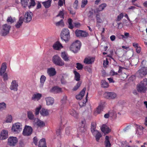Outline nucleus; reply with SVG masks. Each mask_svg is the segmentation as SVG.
<instances>
[{"label": "nucleus", "mask_w": 147, "mask_h": 147, "mask_svg": "<svg viewBox=\"0 0 147 147\" xmlns=\"http://www.w3.org/2000/svg\"><path fill=\"white\" fill-rule=\"evenodd\" d=\"M61 38L62 40L66 42L70 38V33L68 29L65 28L63 29L61 33Z\"/></svg>", "instance_id": "nucleus-1"}, {"label": "nucleus", "mask_w": 147, "mask_h": 147, "mask_svg": "<svg viewBox=\"0 0 147 147\" xmlns=\"http://www.w3.org/2000/svg\"><path fill=\"white\" fill-rule=\"evenodd\" d=\"M81 45V42L78 40L74 42L70 47V50L74 53H76L80 50Z\"/></svg>", "instance_id": "nucleus-2"}, {"label": "nucleus", "mask_w": 147, "mask_h": 147, "mask_svg": "<svg viewBox=\"0 0 147 147\" xmlns=\"http://www.w3.org/2000/svg\"><path fill=\"white\" fill-rule=\"evenodd\" d=\"M52 61L56 65L62 66L64 64V62L57 55H54L53 57Z\"/></svg>", "instance_id": "nucleus-3"}, {"label": "nucleus", "mask_w": 147, "mask_h": 147, "mask_svg": "<svg viewBox=\"0 0 147 147\" xmlns=\"http://www.w3.org/2000/svg\"><path fill=\"white\" fill-rule=\"evenodd\" d=\"M22 125L19 123H16L13 125L11 127L12 131L15 133H19L22 130Z\"/></svg>", "instance_id": "nucleus-4"}, {"label": "nucleus", "mask_w": 147, "mask_h": 147, "mask_svg": "<svg viewBox=\"0 0 147 147\" xmlns=\"http://www.w3.org/2000/svg\"><path fill=\"white\" fill-rule=\"evenodd\" d=\"M11 26L5 24L3 25L2 26V29L1 31V34L3 36H5L9 32Z\"/></svg>", "instance_id": "nucleus-5"}, {"label": "nucleus", "mask_w": 147, "mask_h": 147, "mask_svg": "<svg viewBox=\"0 0 147 147\" xmlns=\"http://www.w3.org/2000/svg\"><path fill=\"white\" fill-rule=\"evenodd\" d=\"M33 16L32 13L31 12H27L25 13L24 18V21L25 22H30L32 19Z\"/></svg>", "instance_id": "nucleus-6"}, {"label": "nucleus", "mask_w": 147, "mask_h": 147, "mask_svg": "<svg viewBox=\"0 0 147 147\" xmlns=\"http://www.w3.org/2000/svg\"><path fill=\"white\" fill-rule=\"evenodd\" d=\"M32 129L30 126L26 125L23 132V134L24 136H29L30 135L32 132Z\"/></svg>", "instance_id": "nucleus-7"}, {"label": "nucleus", "mask_w": 147, "mask_h": 147, "mask_svg": "<svg viewBox=\"0 0 147 147\" xmlns=\"http://www.w3.org/2000/svg\"><path fill=\"white\" fill-rule=\"evenodd\" d=\"M18 142L16 137H10L8 139V144L11 146H14Z\"/></svg>", "instance_id": "nucleus-8"}, {"label": "nucleus", "mask_w": 147, "mask_h": 147, "mask_svg": "<svg viewBox=\"0 0 147 147\" xmlns=\"http://www.w3.org/2000/svg\"><path fill=\"white\" fill-rule=\"evenodd\" d=\"M146 86L143 82H141L137 86V90L138 92H144L146 90Z\"/></svg>", "instance_id": "nucleus-9"}, {"label": "nucleus", "mask_w": 147, "mask_h": 147, "mask_svg": "<svg viewBox=\"0 0 147 147\" xmlns=\"http://www.w3.org/2000/svg\"><path fill=\"white\" fill-rule=\"evenodd\" d=\"M18 83L17 81L15 80H13L11 83L10 88L11 90L17 91L18 90Z\"/></svg>", "instance_id": "nucleus-10"}, {"label": "nucleus", "mask_w": 147, "mask_h": 147, "mask_svg": "<svg viewBox=\"0 0 147 147\" xmlns=\"http://www.w3.org/2000/svg\"><path fill=\"white\" fill-rule=\"evenodd\" d=\"M105 97L109 99H113L117 96L116 94L112 92H107L105 93Z\"/></svg>", "instance_id": "nucleus-11"}, {"label": "nucleus", "mask_w": 147, "mask_h": 147, "mask_svg": "<svg viewBox=\"0 0 147 147\" xmlns=\"http://www.w3.org/2000/svg\"><path fill=\"white\" fill-rule=\"evenodd\" d=\"M8 137V132L6 130L4 129L1 131L0 134V139L5 140Z\"/></svg>", "instance_id": "nucleus-12"}, {"label": "nucleus", "mask_w": 147, "mask_h": 147, "mask_svg": "<svg viewBox=\"0 0 147 147\" xmlns=\"http://www.w3.org/2000/svg\"><path fill=\"white\" fill-rule=\"evenodd\" d=\"M138 73L141 77L146 75L147 74V67H144L141 68L138 71Z\"/></svg>", "instance_id": "nucleus-13"}, {"label": "nucleus", "mask_w": 147, "mask_h": 147, "mask_svg": "<svg viewBox=\"0 0 147 147\" xmlns=\"http://www.w3.org/2000/svg\"><path fill=\"white\" fill-rule=\"evenodd\" d=\"M105 106L104 103L103 102L100 103L98 107L97 108L95 112V113L96 114H99L102 111H103Z\"/></svg>", "instance_id": "nucleus-14"}, {"label": "nucleus", "mask_w": 147, "mask_h": 147, "mask_svg": "<svg viewBox=\"0 0 147 147\" xmlns=\"http://www.w3.org/2000/svg\"><path fill=\"white\" fill-rule=\"evenodd\" d=\"M101 130L105 134H107L111 131V129L105 124H104L102 125Z\"/></svg>", "instance_id": "nucleus-15"}, {"label": "nucleus", "mask_w": 147, "mask_h": 147, "mask_svg": "<svg viewBox=\"0 0 147 147\" xmlns=\"http://www.w3.org/2000/svg\"><path fill=\"white\" fill-rule=\"evenodd\" d=\"M47 73L50 76H53L56 75V72L54 68L51 67L48 69Z\"/></svg>", "instance_id": "nucleus-16"}, {"label": "nucleus", "mask_w": 147, "mask_h": 147, "mask_svg": "<svg viewBox=\"0 0 147 147\" xmlns=\"http://www.w3.org/2000/svg\"><path fill=\"white\" fill-rule=\"evenodd\" d=\"M94 61V58L92 57H86L84 61V62L86 64H91Z\"/></svg>", "instance_id": "nucleus-17"}, {"label": "nucleus", "mask_w": 147, "mask_h": 147, "mask_svg": "<svg viewBox=\"0 0 147 147\" xmlns=\"http://www.w3.org/2000/svg\"><path fill=\"white\" fill-rule=\"evenodd\" d=\"M45 99L47 105H52L54 103V99L52 97H49L46 98Z\"/></svg>", "instance_id": "nucleus-18"}, {"label": "nucleus", "mask_w": 147, "mask_h": 147, "mask_svg": "<svg viewBox=\"0 0 147 147\" xmlns=\"http://www.w3.org/2000/svg\"><path fill=\"white\" fill-rule=\"evenodd\" d=\"M86 89V88H84L80 94L76 96V98L77 99L81 100L82 98L84 95Z\"/></svg>", "instance_id": "nucleus-19"}, {"label": "nucleus", "mask_w": 147, "mask_h": 147, "mask_svg": "<svg viewBox=\"0 0 147 147\" xmlns=\"http://www.w3.org/2000/svg\"><path fill=\"white\" fill-rule=\"evenodd\" d=\"M7 68L6 63H3L0 68V74L1 76H2L3 74L5 73Z\"/></svg>", "instance_id": "nucleus-20"}, {"label": "nucleus", "mask_w": 147, "mask_h": 147, "mask_svg": "<svg viewBox=\"0 0 147 147\" xmlns=\"http://www.w3.org/2000/svg\"><path fill=\"white\" fill-rule=\"evenodd\" d=\"M62 45L59 42L57 41L53 45V47L55 50H58L63 48Z\"/></svg>", "instance_id": "nucleus-21"}, {"label": "nucleus", "mask_w": 147, "mask_h": 147, "mask_svg": "<svg viewBox=\"0 0 147 147\" xmlns=\"http://www.w3.org/2000/svg\"><path fill=\"white\" fill-rule=\"evenodd\" d=\"M42 96L41 94L37 93L33 95L32 99L34 100L38 101L40 100Z\"/></svg>", "instance_id": "nucleus-22"}, {"label": "nucleus", "mask_w": 147, "mask_h": 147, "mask_svg": "<svg viewBox=\"0 0 147 147\" xmlns=\"http://www.w3.org/2000/svg\"><path fill=\"white\" fill-rule=\"evenodd\" d=\"M100 15L99 14H96V26L99 28L100 26L99 24H100L102 22V20L100 18Z\"/></svg>", "instance_id": "nucleus-23"}, {"label": "nucleus", "mask_w": 147, "mask_h": 147, "mask_svg": "<svg viewBox=\"0 0 147 147\" xmlns=\"http://www.w3.org/2000/svg\"><path fill=\"white\" fill-rule=\"evenodd\" d=\"M23 23V18L20 17L16 24L15 25L16 27L17 28H19L22 26Z\"/></svg>", "instance_id": "nucleus-24"}, {"label": "nucleus", "mask_w": 147, "mask_h": 147, "mask_svg": "<svg viewBox=\"0 0 147 147\" xmlns=\"http://www.w3.org/2000/svg\"><path fill=\"white\" fill-rule=\"evenodd\" d=\"M35 119L36 121V124L38 127H41L45 126V124L43 121L39 120L38 118Z\"/></svg>", "instance_id": "nucleus-25"}, {"label": "nucleus", "mask_w": 147, "mask_h": 147, "mask_svg": "<svg viewBox=\"0 0 147 147\" xmlns=\"http://www.w3.org/2000/svg\"><path fill=\"white\" fill-rule=\"evenodd\" d=\"M38 146V147H47L45 138H42L40 140Z\"/></svg>", "instance_id": "nucleus-26"}, {"label": "nucleus", "mask_w": 147, "mask_h": 147, "mask_svg": "<svg viewBox=\"0 0 147 147\" xmlns=\"http://www.w3.org/2000/svg\"><path fill=\"white\" fill-rule=\"evenodd\" d=\"M46 77L44 75H42L41 76L40 80V88H42L44 83L46 80Z\"/></svg>", "instance_id": "nucleus-27"}, {"label": "nucleus", "mask_w": 147, "mask_h": 147, "mask_svg": "<svg viewBox=\"0 0 147 147\" xmlns=\"http://www.w3.org/2000/svg\"><path fill=\"white\" fill-rule=\"evenodd\" d=\"M91 131L92 134H95V132L98 131L96 129V124L94 122L91 124Z\"/></svg>", "instance_id": "nucleus-28"}, {"label": "nucleus", "mask_w": 147, "mask_h": 147, "mask_svg": "<svg viewBox=\"0 0 147 147\" xmlns=\"http://www.w3.org/2000/svg\"><path fill=\"white\" fill-rule=\"evenodd\" d=\"M52 0H48L47 1L42 2V4L45 8H48L51 6Z\"/></svg>", "instance_id": "nucleus-29"}, {"label": "nucleus", "mask_w": 147, "mask_h": 147, "mask_svg": "<svg viewBox=\"0 0 147 147\" xmlns=\"http://www.w3.org/2000/svg\"><path fill=\"white\" fill-rule=\"evenodd\" d=\"M107 6L105 3H102L96 9V12H98L102 11Z\"/></svg>", "instance_id": "nucleus-30"}, {"label": "nucleus", "mask_w": 147, "mask_h": 147, "mask_svg": "<svg viewBox=\"0 0 147 147\" xmlns=\"http://www.w3.org/2000/svg\"><path fill=\"white\" fill-rule=\"evenodd\" d=\"M51 91L55 93H59L62 92V90L61 88L56 86L52 88Z\"/></svg>", "instance_id": "nucleus-31"}, {"label": "nucleus", "mask_w": 147, "mask_h": 147, "mask_svg": "<svg viewBox=\"0 0 147 147\" xmlns=\"http://www.w3.org/2000/svg\"><path fill=\"white\" fill-rule=\"evenodd\" d=\"M49 111L47 109L42 108L40 111V114L44 116H47L49 114Z\"/></svg>", "instance_id": "nucleus-32"}, {"label": "nucleus", "mask_w": 147, "mask_h": 147, "mask_svg": "<svg viewBox=\"0 0 147 147\" xmlns=\"http://www.w3.org/2000/svg\"><path fill=\"white\" fill-rule=\"evenodd\" d=\"M96 138L97 142H99L100 138L101 137L102 135L101 133L98 131L95 132V134H92Z\"/></svg>", "instance_id": "nucleus-33"}, {"label": "nucleus", "mask_w": 147, "mask_h": 147, "mask_svg": "<svg viewBox=\"0 0 147 147\" xmlns=\"http://www.w3.org/2000/svg\"><path fill=\"white\" fill-rule=\"evenodd\" d=\"M70 114L74 117L77 118L78 117V113L74 110L70 109L69 111Z\"/></svg>", "instance_id": "nucleus-34"}, {"label": "nucleus", "mask_w": 147, "mask_h": 147, "mask_svg": "<svg viewBox=\"0 0 147 147\" xmlns=\"http://www.w3.org/2000/svg\"><path fill=\"white\" fill-rule=\"evenodd\" d=\"M105 147H111V144L109 140V137L107 136H105Z\"/></svg>", "instance_id": "nucleus-35"}, {"label": "nucleus", "mask_w": 147, "mask_h": 147, "mask_svg": "<svg viewBox=\"0 0 147 147\" xmlns=\"http://www.w3.org/2000/svg\"><path fill=\"white\" fill-rule=\"evenodd\" d=\"M88 93H87L86 96V98L84 100H81L79 103L80 106L81 107L85 106L86 105V103L87 101V97Z\"/></svg>", "instance_id": "nucleus-36"}, {"label": "nucleus", "mask_w": 147, "mask_h": 147, "mask_svg": "<svg viewBox=\"0 0 147 147\" xmlns=\"http://www.w3.org/2000/svg\"><path fill=\"white\" fill-rule=\"evenodd\" d=\"M61 56L64 60L66 61H69V58L67 54L65 52H62L61 53Z\"/></svg>", "instance_id": "nucleus-37"}, {"label": "nucleus", "mask_w": 147, "mask_h": 147, "mask_svg": "<svg viewBox=\"0 0 147 147\" xmlns=\"http://www.w3.org/2000/svg\"><path fill=\"white\" fill-rule=\"evenodd\" d=\"M74 72L75 74L74 79L76 81H80V74L76 71H74Z\"/></svg>", "instance_id": "nucleus-38"}, {"label": "nucleus", "mask_w": 147, "mask_h": 147, "mask_svg": "<svg viewBox=\"0 0 147 147\" xmlns=\"http://www.w3.org/2000/svg\"><path fill=\"white\" fill-rule=\"evenodd\" d=\"M27 115L29 119L30 120H34V115L31 111H30L27 112Z\"/></svg>", "instance_id": "nucleus-39"}, {"label": "nucleus", "mask_w": 147, "mask_h": 147, "mask_svg": "<svg viewBox=\"0 0 147 147\" xmlns=\"http://www.w3.org/2000/svg\"><path fill=\"white\" fill-rule=\"evenodd\" d=\"M101 87L104 88H107L109 87V84L104 80H102L101 82Z\"/></svg>", "instance_id": "nucleus-40"}, {"label": "nucleus", "mask_w": 147, "mask_h": 147, "mask_svg": "<svg viewBox=\"0 0 147 147\" xmlns=\"http://www.w3.org/2000/svg\"><path fill=\"white\" fill-rule=\"evenodd\" d=\"M82 83V82L79 81L73 88L72 90L74 91H75L77 90L80 86Z\"/></svg>", "instance_id": "nucleus-41"}, {"label": "nucleus", "mask_w": 147, "mask_h": 147, "mask_svg": "<svg viewBox=\"0 0 147 147\" xmlns=\"http://www.w3.org/2000/svg\"><path fill=\"white\" fill-rule=\"evenodd\" d=\"M29 0H21V4L24 7H28V3Z\"/></svg>", "instance_id": "nucleus-42"}, {"label": "nucleus", "mask_w": 147, "mask_h": 147, "mask_svg": "<svg viewBox=\"0 0 147 147\" xmlns=\"http://www.w3.org/2000/svg\"><path fill=\"white\" fill-rule=\"evenodd\" d=\"M123 16L124 15L123 13H120L118 16L116 20V21L117 22L120 21L123 18Z\"/></svg>", "instance_id": "nucleus-43"}, {"label": "nucleus", "mask_w": 147, "mask_h": 147, "mask_svg": "<svg viewBox=\"0 0 147 147\" xmlns=\"http://www.w3.org/2000/svg\"><path fill=\"white\" fill-rule=\"evenodd\" d=\"M30 5H28V8L30 9L33 7L35 5V2L34 0H30Z\"/></svg>", "instance_id": "nucleus-44"}, {"label": "nucleus", "mask_w": 147, "mask_h": 147, "mask_svg": "<svg viewBox=\"0 0 147 147\" xmlns=\"http://www.w3.org/2000/svg\"><path fill=\"white\" fill-rule=\"evenodd\" d=\"M89 35L88 33L85 31L82 30V32L80 37H87Z\"/></svg>", "instance_id": "nucleus-45"}, {"label": "nucleus", "mask_w": 147, "mask_h": 147, "mask_svg": "<svg viewBox=\"0 0 147 147\" xmlns=\"http://www.w3.org/2000/svg\"><path fill=\"white\" fill-rule=\"evenodd\" d=\"M72 20L71 18H69L68 20V23L69 24L68 27L71 29H72L74 28V26L72 24Z\"/></svg>", "instance_id": "nucleus-46"}, {"label": "nucleus", "mask_w": 147, "mask_h": 147, "mask_svg": "<svg viewBox=\"0 0 147 147\" xmlns=\"http://www.w3.org/2000/svg\"><path fill=\"white\" fill-rule=\"evenodd\" d=\"M6 107V104L5 103L3 102L0 103V111L5 109Z\"/></svg>", "instance_id": "nucleus-47"}, {"label": "nucleus", "mask_w": 147, "mask_h": 147, "mask_svg": "<svg viewBox=\"0 0 147 147\" xmlns=\"http://www.w3.org/2000/svg\"><path fill=\"white\" fill-rule=\"evenodd\" d=\"M78 0H76L73 4V6L74 9H77L78 8Z\"/></svg>", "instance_id": "nucleus-48"}, {"label": "nucleus", "mask_w": 147, "mask_h": 147, "mask_svg": "<svg viewBox=\"0 0 147 147\" xmlns=\"http://www.w3.org/2000/svg\"><path fill=\"white\" fill-rule=\"evenodd\" d=\"M15 21V18H12L11 17H8L7 19V21L8 22H10L11 23H13Z\"/></svg>", "instance_id": "nucleus-49"}, {"label": "nucleus", "mask_w": 147, "mask_h": 147, "mask_svg": "<svg viewBox=\"0 0 147 147\" xmlns=\"http://www.w3.org/2000/svg\"><path fill=\"white\" fill-rule=\"evenodd\" d=\"M88 3L87 0H82L81 7L82 8H84Z\"/></svg>", "instance_id": "nucleus-50"}, {"label": "nucleus", "mask_w": 147, "mask_h": 147, "mask_svg": "<svg viewBox=\"0 0 147 147\" xmlns=\"http://www.w3.org/2000/svg\"><path fill=\"white\" fill-rule=\"evenodd\" d=\"M41 106H39L38 107L36 108L35 110V114L36 115H38L39 113V111L41 109Z\"/></svg>", "instance_id": "nucleus-51"}, {"label": "nucleus", "mask_w": 147, "mask_h": 147, "mask_svg": "<svg viewBox=\"0 0 147 147\" xmlns=\"http://www.w3.org/2000/svg\"><path fill=\"white\" fill-rule=\"evenodd\" d=\"M82 30H77L75 31V34L76 36L77 37H80Z\"/></svg>", "instance_id": "nucleus-52"}, {"label": "nucleus", "mask_w": 147, "mask_h": 147, "mask_svg": "<svg viewBox=\"0 0 147 147\" xmlns=\"http://www.w3.org/2000/svg\"><path fill=\"white\" fill-rule=\"evenodd\" d=\"M12 117L11 115H9L7 117L6 121L7 123H10L12 121Z\"/></svg>", "instance_id": "nucleus-53"}, {"label": "nucleus", "mask_w": 147, "mask_h": 147, "mask_svg": "<svg viewBox=\"0 0 147 147\" xmlns=\"http://www.w3.org/2000/svg\"><path fill=\"white\" fill-rule=\"evenodd\" d=\"M93 10L92 9L91 10L89 11L88 13V16L89 18H92L93 16Z\"/></svg>", "instance_id": "nucleus-54"}, {"label": "nucleus", "mask_w": 147, "mask_h": 147, "mask_svg": "<svg viewBox=\"0 0 147 147\" xmlns=\"http://www.w3.org/2000/svg\"><path fill=\"white\" fill-rule=\"evenodd\" d=\"M4 81H7L8 79V75L7 73H5L3 74L2 76Z\"/></svg>", "instance_id": "nucleus-55"}, {"label": "nucleus", "mask_w": 147, "mask_h": 147, "mask_svg": "<svg viewBox=\"0 0 147 147\" xmlns=\"http://www.w3.org/2000/svg\"><path fill=\"white\" fill-rule=\"evenodd\" d=\"M63 24V20H61L59 21L56 23L55 24L56 26H61Z\"/></svg>", "instance_id": "nucleus-56"}, {"label": "nucleus", "mask_w": 147, "mask_h": 147, "mask_svg": "<svg viewBox=\"0 0 147 147\" xmlns=\"http://www.w3.org/2000/svg\"><path fill=\"white\" fill-rule=\"evenodd\" d=\"M64 14L63 11H60L59 14L57 16V17H58V16H60L61 18H63Z\"/></svg>", "instance_id": "nucleus-57"}, {"label": "nucleus", "mask_w": 147, "mask_h": 147, "mask_svg": "<svg viewBox=\"0 0 147 147\" xmlns=\"http://www.w3.org/2000/svg\"><path fill=\"white\" fill-rule=\"evenodd\" d=\"M76 67L78 69L80 70L82 68L83 66L81 64L79 63H77L76 64Z\"/></svg>", "instance_id": "nucleus-58"}, {"label": "nucleus", "mask_w": 147, "mask_h": 147, "mask_svg": "<svg viewBox=\"0 0 147 147\" xmlns=\"http://www.w3.org/2000/svg\"><path fill=\"white\" fill-rule=\"evenodd\" d=\"M67 100V96L66 95H64L61 99V102L63 103H65Z\"/></svg>", "instance_id": "nucleus-59"}, {"label": "nucleus", "mask_w": 147, "mask_h": 147, "mask_svg": "<svg viewBox=\"0 0 147 147\" xmlns=\"http://www.w3.org/2000/svg\"><path fill=\"white\" fill-rule=\"evenodd\" d=\"M70 128L69 127H67L66 128L65 130V133L67 135H68L70 132Z\"/></svg>", "instance_id": "nucleus-60"}, {"label": "nucleus", "mask_w": 147, "mask_h": 147, "mask_svg": "<svg viewBox=\"0 0 147 147\" xmlns=\"http://www.w3.org/2000/svg\"><path fill=\"white\" fill-rule=\"evenodd\" d=\"M110 74L112 76H114L117 75L118 73L117 72H115L114 70H111Z\"/></svg>", "instance_id": "nucleus-61"}, {"label": "nucleus", "mask_w": 147, "mask_h": 147, "mask_svg": "<svg viewBox=\"0 0 147 147\" xmlns=\"http://www.w3.org/2000/svg\"><path fill=\"white\" fill-rule=\"evenodd\" d=\"M124 17L126 18L127 19V20L129 21V22L130 23V24L131 25H132L133 24L132 22L130 20L128 16V15L127 14H126L125 16Z\"/></svg>", "instance_id": "nucleus-62"}, {"label": "nucleus", "mask_w": 147, "mask_h": 147, "mask_svg": "<svg viewBox=\"0 0 147 147\" xmlns=\"http://www.w3.org/2000/svg\"><path fill=\"white\" fill-rule=\"evenodd\" d=\"M74 26L76 28H79L81 26V24L79 22H75L74 23Z\"/></svg>", "instance_id": "nucleus-63"}, {"label": "nucleus", "mask_w": 147, "mask_h": 147, "mask_svg": "<svg viewBox=\"0 0 147 147\" xmlns=\"http://www.w3.org/2000/svg\"><path fill=\"white\" fill-rule=\"evenodd\" d=\"M109 62L106 59V61H104L103 62V66L104 67H106L108 65Z\"/></svg>", "instance_id": "nucleus-64"}]
</instances>
